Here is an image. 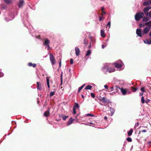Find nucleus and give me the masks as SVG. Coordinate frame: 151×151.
Masks as SVG:
<instances>
[{"label":"nucleus","instance_id":"nucleus-44","mask_svg":"<svg viewBox=\"0 0 151 151\" xmlns=\"http://www.w3.org/2000/svg\"><path fill=\"white\" fill-rule=\"evenodd\" d=\"M84 44L86 45L87 44V41L85 39H84Z\"/></svg>","mask_w":151,"mask_h":151},{"label":"nucleus","instance_id":"nucleus-20","mask_svg":"<svg viewBox=\"0 0 151 151\" xmlns=\"http://www.w3.org/2000/svg\"><path fill=\"white\" fill-rule=\"evenodd\" d=\"M115 70L114 68H109L108 69L107 71L109 72V73H111L113 72H114Z\"/></svg>","mask_w":151,"mask_h":151},{"label":"nucleus","instance_id":"nucleus-10","mask_svg":"<svg viewBox=\"0 0 151 151\" xmlns=\"http://www.w3.org/2000/svg\"><path fill=\"white\" fill-rule=\"evenodd\" d=\"M136 33L139 37H142L141 30V29H137L136 30Z\"/></svg>","mask_w":151,"mask_h":151},{"label":"nucleus","instance_id":"nucleus-36","mask_svg":"<svg viewBox=\"0 0 151 151\" xmlns=\"http://www.w3.org/2000/svg\"><path fill=\"white\" fill-rule=\"evenodd\" d=\"M6 4H9L10 3L11 0H4Z\"/></svg>","mask_w":151,"mask_h":151},{"label":"nucleus","instance_id":"nucleus-50","mask_svg":"<svg viewBox=\"0 0 151 151\" xmlns=\"http://www.w3.org/2000/svg\"><path fill=\"white\" fill-rule=\"evenodd\" d=\"M104 87L106 89H108V86L106 85H105L104 86Z\"/></svg>","mask_w":151,"mask_h":151},{"label":"nucleus","instance_id":"nucleus-46","mask_svg":"<svg viewBox=\"0 0 151 151\" xmlns=\"http://www.w3.org/2000/svg\"><path fill=\"white\" fill-rule=\"evenodd\" d=\"M70 63L71 64H72L73 63V60L71 58L70 60Z\"/></svg>","mask_w":151,"mask_h":151},{"label":"nucleus","instance_id":"nucleus-35","mask_svg":"<svg viewBox=\"0 0 151 151\" xmlns=\"http://www.w3.org/2000/svg\"><path fill=\"white\" fill-rule=\"evenodd\" d=\"M140 90L142 92H145V88L144 87H142L140 89Z\"/></svg>","mask_w":151,"mask_h":151},{"label":"nucleus","instance_id":"nucleus-55","mask_svg":"<svg viewBox=\"0 0 151 151\" xmlns=\"http://www.w3.org/2000/svg\"><path fill=\"white\" fill-rule=\"evenodd\" d=\"M149 101H150V100H149V99H148V100H146V101H145V102L147 104V103L149 102Z\"/></svg>","mask_w":151,"mask_h":151},{"label":"nucleus","instance_id":"nucleus-12","mask_svg":"<svg viewBox=\"0 0 151 151\" xmlns=\"http://www.w3.org/2000/svg\"><path fill=\"white\" fill-rule=\"evenodd\" d=\"M37 89L38 90H39L41 91L42 89V88L41 87V84L39 82H37Z\"/></svg>","mask_w":151,"mask_h":151},{"label":"nucleus","instance_id":"nucleus-39","mask_svg":"<svg viewBox=\"0 0 151 151\" xmlns=\"http://www.w3.org/2000/svg\"><path fill=\"white\" fill-rule=\"evenodd\" d=\"M116 93V92H110V94L111 95H114Z\"/></svg>","mask_w":151,"mask_h":151},{"label":"nucleus","instance_id":"nucleus-61","mask_svg":"<svg viewBox=\"0 0 151 151\" xmlns=\"http://www.w3.org/2000/svg\"><path fill=\"white\" fill-rule=\"evenodd\" d=\"M82 98H83V99L84 98V96L83 95H82Z\"/></svg>","mask_w":151,"mask_h":151},{"label":"nucleus","instance_id":"nucleus-41","mask_svg":"<svg viewBox=\"0 0 151 151\" xmlns=\"http://www.w3.org/2000/svg\"><path fill=\"white\" fill-rule=\"evenodd\" d=\"M110 91H109V92H111V91H113L114 90V87H110Z\"/></svg>","mask_w":151,"mask_h":151},{"label":"nucleus","instance_id":"nucleus-62","mask_svg":"<svg viewBox=\"0 0 151 151\" xmlns=\"http://www.w3.org/2000/svg\"><path fill=\"white\" fill-rule=\"evenodd\" d=\"M61 84L62 83V77H61Z\"/></svg>","mask_w":151,"mask_h":151},{"label":"nucleus","instance_id":"nucleus-60","mask_svg":"<svg viewBox=\"0 0 151 151\" xmlns=\"http://www.w3.org/2000/svg\"><path fill=\"white\" fill-rule=\"evenodd\" d=\"M105 46L104 45H102V47L103 49H104V48Z\"/></svg>","mask_w":151,"mask_h":151},{"label":"nucleus","instance_id":"nucleus-24","mask_svg":"<svg viewBox=\"0 0 151 151\" xmlns=\"http://www.w3.org/2000/svg\"><path fill=\"white\" fill-rule=\"evenodd\" d=\"M145 43L147 44H151V42H150V40H148L147 39L144 41Z\"/></svg>","mask_w":151,"mask_h":151},{"label":"nucleus","instance_id":"nucleus-28","mask_svg":"<svg viewBox=\"0 0 151 151\" xmlns=\"http://www.w3.org/2000/svg\"><path fill=\"white\" fill-rule=\"evenodd\" d=\"M68 117V116H66L64 115H62V117L64 120H65Z\"/></svg>","mask_w":151,"mask_h":151},{"label":"nucleus","instance_id":"nucleus-22","mask_svg":"<svg viewBox=\"0 0 151 151\" xmlns=\"http://www.w3.org/2000/svg\"><path fill=\"white\" fill-rule=\"evenodd\" d=\"M133 132V130L132 129H130V130L128 132V135L129 136H130L132 135V133Z\"/></svg>","mask_w":151,"mask_h":151},{"label":"nucleus","instance_id":"nucleus-23","mask_svg":"<svg viewBox=\"0 0 151 151\" xmlns=\"http://www.w3.org/2000/svg\"><path fill=\"white\" fill-rule=\"evenodd\" d=\"M47 84V86L48 88H49L50 87V83H49V78L48 77H47L46 78Z\"/></svg>","mask_w":151,"mask_h":151},{"label":"nucleus","instance_id":"nucleus-64","mask_svg":"<svg viewBox=\"0 0 151 151\" xmlns=\"http://www.w3.org/2000/svg\"><path fill=\"white\" fill-rule=\"evenodd\" d=\"M90 46H91V45H90L89 46V47H88V48H90Z\"/></svg>","mask_w":151,"mask_h":151},{"label":"nucleus","instance_id":"nucleus-1","mask_svg":"<svg viewBox=\"0 0 151 151\" xmlns=\"http://www.w3.org/2000/svg\"><path fill=\"white\" fill-rule=\"evenodd\" d=\"M144 16V14L142 12H138L136 14L135 16V19L136 21H138L140 19L142 18Z\"/></svg>","mask_w":151,"mask_h":151},{"label":"nucleus","instance_id":"nucleus-37","mask_svg":"<svg viewBox=\"0 0 151 151\" xmlns=\"http://www.w3.org/2000/svg\"><path fill=\"white\" fill-rule=\"evenodd\" d=\"M91 96L93 98H94L95 97V95L93 93H91Z\"/></svg>","mask_w":151,"mask_h":151},{"label":"nucleus","instance_id":"nucleus-27","mask_svg":"<svg viewBox=\"0 0 151 151\" xmlns=\"http://www.w3.org/2000/svg\"><path fill=\"white\" fill-rule=\"evenodd\" d=\"M55 89H54V91H51L50 93V96L51 97L55 94Z\"/></svg>","mask_w":151,"mask_h":151},{"label":"nucleus","instance_id":"nucleus-54","mask_svg":"<svg viewBox=\"0 0 151 151\" xmlns=\"http://www.w3.org/2000/svg\"><path fill=\"white\" fill-rule=\"evenodd\" d=\"M46 46L48 47V49H48V50H49V49H50V45H47Z\"/></svg>","mask_w":151,"mask_h":151},{"label":"nucleus","instance_id":"nucleus-48","mask_svg":"<svg viewBox=\"0 0 151 151\" xmlns=\"http://www.w3.org/2000/svg\"><path fill=\"white\" fill-rule=\"evenodd\" d=\"M149 16L150 17L151 19V11L149 12Z\"/></svg>","mask_w":151,"mask_h":151},{"label":"nucleus","instance_id":"nucleus-17","mask_svg":"<svg viewBox=\"0 0 151 151\" xmlns=\"http://www.w3.org/2000/svg\"><path fill=\"white\" fill-rule=\"evenodd\" d=\"M145 26H147V27L150 28H151V21L145 23Z\"/></svg>","mask_w":151,"mask_h":151},{"label":"nucleus","instance_id":"nucleus-29","mask_svg":"<svg viewBox=\"0 0 151 151\" xmlns=\"http://www.w3.org/2000/svg\"><path fill=\"white\" fill-rule=\"evenodd\" d=\"M91 51L90 50H88L86 52V56H88L90 55L91 54Z\"/></svg>","mask_w":151,"mask_h":151},{"label":"nucleus","instance_id":"nucleus-31","mask_svg":"<svg viewBox=\"0 0 151 151\" xmlns=\"http://www.w3.org/2000/svg\"><path fill=\"white\" fill-rule=\"evenodd\" d=\"M85 85V84H84L83 85H82L81 86L78 88V92H79L82 89V88Z\"/></svg>","mask_w":151,"mask_h":151},{"label":"nucleus","instance_id":"nucleus-53","mask_svg":"<svg viewBox=\"0 0 151 151\" xmlns=\"http://www.w3.org/2000/svg\"><path fill=\"white\" fill-rule=\"evenodd\" d=\"M143 95V93L142 92V93H139V95L140 96H141Z\"/></svg>","mask_w":151,"mask_h":151},{"label":"nucleus","instance_id":"nucleus-16","mask_svg":"<svg viewBox=\"0 0 151 151\" xmlns=\"http://www.w3.org/2000/svg\"><path fill=\"white\" fill-rule=\"evenodd\" d=\"M109 110H110V111L111 112V114H110V115L111 116H112L114 114V112H115V110L113 108L111 107L110 108Z\"/></svg>","mask_w":151,"mask_h":151},{"label":"nucleus","instance_id":"nucleus-5","mask_svg":"<svg viewBox=\"0 0 151 151\" xmlns=\"http://www.w3.org/2000/svg\"><path fill=\"white\" fill-rule=\"evenodd\" d=\"M144 6L151 5V0H149L145 1L143 3Z\"/></svg>","mask_w":151,"mask_h":151},{"label":"nucleus","instance_id":"nucleus-25","mask_svg":"<svg viewBox=\"0 0 151 151\" xmlns=\"http://www.w3.org/2000/svg\"><path fill=\"white\" fill-rule=\"evenodd\" d=\"M92 86H91L90 85H88L85 87V89H86V90H87V89L90 90V89H91V88H92Z\"/></svg>","mask_w":151,"mask_h":151},{"label":"nucleus","instance_id":"nucleus-45","mask_svg":"<svg viewBox=\"0 0 151 151\" xmlns=\"http://www.w3.org/2000/svg\"><path fill=\"white\" fill-rule=\"evenodd\" d=\"M145 26V24H141L139 25V27H144Z\"/></svg>","mask_w":151,"mask_h":151},{"label":"nucleus","instance_id":"nucleus-49","mask_svg":"<svg viewBox=\"0 0 151 151\" xmlns=\"http://www.w3.org/2000/svg\"><path fill=\"white\" fill-rule=\"evenodd\" d=\"M145 13L146 14L147 16L148 15H149V12H148Z\"/></svg>","mask_w":151,"mask_h":151},{"label":"nucleus","instance_id":"nucleus-4","mask_svg":"<svg viewBox=\"0 0 151 151\" xmlns=\"http://www.w3.org/2000/svg\"><path fill=\"white\" fill-rule=\"evenodd\" d=\"M150 30V28H149V27H146L143 30L142 32L144 34H146L149 32Z\"/></svg>","mask_w":151,"mask_h":151},{"label":"nucleus","instance_id":"nucleus-38","mask_svg":"<svg viewBox=\"0 0 151 151\" xmlns=\"http://www.w3.org/2000/svg\"><path fill=\"white\" fill-rule=\"evenodd\" d=\"M99 20L100 21H101L104 20V17H99Z\"/></svg>","mask_w":151,"mask_h":151},{"label":"nucleus","instance_id":"nucleus-42","mask_svg":"<svg viewBox=\"0 0 151 151\" xmlns=\"http://www.w3.org/2000/svg\"><path fill=\"white\" fill-rule=\"evenodd\" d=\"M87 116H94V115L90 114H86Z\"/></svg>","mask_w":151,"mask_h":151},{"label":"nucleus","instance_id":"nucleus-47","mask_svg":"<svg viewBox=\"0 0 151 151\" xmlns=\"http://www.w3.org/2000/svg\"><path fill=\"white\" fill-rule=\"evenodd\" d=\"M73 113L74 114L76 113V110L74 109H73Z\"/></svg>","mask_w":151,"mask_h":151},{"label":"nucleus","instance_id":"nucleus-3","mask_svg":"<svg viewBox=\"0 0 151 151\" xmlns=\"http://www.w3.org/2000/svg\"><path fill=\"white\" fill-rule=\"evenodd\" d=\"M50 59L52 65H54L55 63V61L54 56L52 54H50Z\"/></svg>","mask_w":151,"mask_h":151},{"label":"nucleus","instance_id":"nucleus-15","mask_svg":"<svg viewBox=\"0 0 151 151\" xmlns=\"http://www.w3.org/2000/svg\"><path fill=\"white\" fill-rule=\"evenodd\" d=\"M101 35L103 37H106L105 34L104 30L103 29H101Z\"/></svg>","mask_w":151,"mask_h":151},{"label":"nucleus","instance_id":"nucleus-56","mask_svg":"<svg viewBox=\"0 0 151 151\" xmlns=\"http://www.w3.org/2000/svg\"><path fill=\"white\" fill-rule=\"evenodd\" d=\"M147 143L150 145H151V141H150L148 142Z\"/></svg>","mask_w":151,"mask_h":151},{"label":"nucleus","instance_id":"nucleus-18","mask_svg":"<svg viewBox=\"0 0 151 151\" xmlns=\"http://www.w3.org/2000/svg\"><path fill=\"white\" fill-rule=\"evenodd\" d=\"M28 65L29 67H32L35 68L36 66V64L35 63L33 64L32 63H28Z\"/></svg>","mask_w":151,"mask_h":151},{"label":"nucleus","instance_id":"nucleus-32","mask_svg":"<svg viewBox=\"0 0 151 151\" xmlns=\"http://www.w3.org/2000/svg\"><path fill=\"white\" fill-rule=\"evenodd\" d=\"M129 142H131L132 141V139L129 137H127L126 139Z\"/></svg>","mask_w":151,"mask_h":151},{"label":"nucleus","instance_id":"nucleus-26","mask_svg":"<svg viewBox=\"0 0 151 151\" xmlns=\"http://www.w3.org/2000/svg\"><path fill=\"white\" fill-rule=\"evenodd\" d=\"M79 107V106L78 104H77V103H76L75 104L74 106L73 107V109H75L76 108L78 109Z\"/></svg>","mask_w":151,"mask_h":151},{"label":"nucleus","instance_id":"nucleus-57","mask_svg":"<svg viewBox=\"0 0 151 151\" xmlns=\"http://www.w3.org/2000/svg\"><path fill=\"white\" fill-rule=\"evenodd\" d=\"M104 119L106 121H107V118L106 116H104Z\"/></svg>","mask_w":151,"mask_h":151},{"label":"nucleus","instance_id":"nucleus-43","mask_svg":"<svg viewBox=\"0 0 151 151\" xmlns=\"http://www.w3.org/2000/svg\"><path fill=\"white\" fill-rule=\"evenodd\" d=\"M110 25H111V22L110 21L109 22H108V23L107 24V27L108 26H109V28H110Z\"/></svg>","mask_w":151,"mask_h":151},{"label":"nucleus","instance_id":"nucleus-59","mask_svg":"<svg viewBox=\"0 0 151 151\" xmlns=\"http://www.w3.org/2000/svg\"><path fill=\"white\" fill-rule=\"evenodd\" d=\"M61 61H60V62H59V66L60 67V66H61Z\"/></svg>","mask_w":151,"mask_h":151},{"label":"nucleus","instance_id":"nucleus-6","mask_svg":"<svg viewBox=\"0 0 151 151\" xmlns=\"http://www.w3.org/2000/svg\"><path fill=\"white\" fill-rule=\"evenodd\" d=\"M24 1L23 0H20L19 1L18 6L19 8H22L24 5Z\"/></svg>","mask_w":151,"mask_h":151},{"label":"nucleus","instance_id":"nucleus-13","mask_svg":"<svg viewBox=\"0 0 151 151\" xmlns=\"http://www.w3.org/2000/svg\"><path fill=\"white\" fill-rule=\"evenodd\" d=\"M150 9H151V6H147L144 9L143 12L144 13L148 12Z\"/></svg>","mask_w":151,"mask_h":151},{"label":"nucleus","instance_id":"nucleus-11","mask_svg":"<svg viewBox=\"0 0 151 151\" xmlns=\"http://www.w3.org/2000/svg\"><path fill=\"white\" fill-rule=\"evenodd\" d=\"M114 65L116 68H120L122 67V64H119L117 63H114Z\"/></svg>","mask_w":151,"mask_h":151},{"label":"nucleus","instance_id":"nucleus-63","mask_svg":"<svg viewBox=\"0 0 151 151\" xmlns=\"http://www.w3.org/2000/svg\"><path fill=\"white\" fill-rule=\"evenodd\" d=\"M100 104L101 105H102V106H103V104H102L100 103Z\"/></svg>","mask_w":151,"mask_h":151},{"label":"nucleus","instance_id":"nucleus-9","mask_svg":"<svg viewBox=\"0 0 151 151\" xmlns=\"http://www.w3.org/2000/svg\"><path fill=\"white\" fill-rule=\"evenodd\" d=\"M45 40V42L44 43V45L45 46H47L48 45H49L50 43V40L47 38H45L44 39Z\"/></svg>","mask_w":151,"mask_h":151},{"label":"nucleus","instance_id":"nucleus-51","mask_svg":"<svg viewBox=\"0 0 151 151\" xmlns=\"http://www.w3.org/2000/svg\"><path fill=\"white\" fill-rule=\"evenodd\" d=\"M101 13L102 15H103L104 14H105L106 13V12L104 11H103L101 12Z\"/></svg>","mask_w":151,"mask_h":151},{"label":"nucleus","instance_id":"nucleus-8","mask_svg":"<svg viewBox=\"0 0 151 151\" xmlns=\"http://www.w3.org/2000/svg\"><path fill=\"white\" fill-rule=\"evenodd\" d=\"M121 92L123 95H125L126 94L127 91L126 89L121 88L120 89Z\"/></svg>","mask_w":151,"mask_h":151},{"label":"nucleus","instance_id":"nucleus-21","mask_svg":"<svg viewBox=\"0 0 151 151\" xmlns=\"http://www.w3.org/2000/svg\"><path fill=\"white\" fill-rule=\"evenodd\" d=\"M74 121V119H72L71 118H70L69 121H68V125H69L71 124L73 122V121Z\"/></svg>","mask_w":151,"mask_h":151},{"label":"nucleus","instance_id":"nucleus-58","mask_svg":"<svg viewBox=\"0 0 151 151\" xmlns=\"http://www.w3.org/2000/svg\"><path fill=\"white\" fill-rule=\"evenodd\" d=\"M37 38H38L39 39H41V36H40V35L38 36H37Z\"/></svg>","mask_w":151,"mask_h":151},{"label":"nucleus","instance_id":"nucleus-33","mask_svg":"<svg viewBox=\"0 0 151 151\" xmlns=\"http://www.w3.org/2000/svg\"><path fill=\"white\" fill-rule=\"evenodd\" d=\"M115 90H116V92L118 91V89H120L121 88L119 87H117V86H115Z\"/></svg>","mask_w":151,"mask_h":151},{"label":"nucleus","instance_id":"nucleus-7","mask_svg":"<svg viewBox=\"0 0 151 151\" xmlns=\"http://www.w3.org/2000/svg\"><path fill=\"white\" fill-rule=\"evenodd\" d=\"M75 51L76 55L77 56H78L80 54V51L79 48L78 47H75Z\"/></svg>","mask_w":151,"mask_h":151},{"label":"nucleus","instance_id":"nucleus-30","mask_svg":"<svg viewBox=\"0 0 151 151\" xmlns=\"http://www.w3.org/2000/svg\"><path fill=\"white\" fill-rule=\"evenodd\" d=\"M141 101L142 104H144L145 103V100L143 96L141 97Z\"/></svg>","mask_w":151,"mask_h":151},{"label":"nucleus","instance_id":"nucleus-34","mask_svg":"<svg viewBox=\"0 0 151 151\" xmlns=\"http://www.w3.org/2000/svg\"><path fill=\"white\" fill-rule=\"evenodd\" d=\"M147 132V131L145 130H143L142 131H139V133L138 134H140L141 133H142V132Z\"/></svg>","mask_w":151,"mask_h":151},{"label":"nucleus","instance_id":"nucleus-14","mask_svg":"<svg viewBox=\"0 0 151 151\" xmlns=\"http://www.w3.org/2000/svg\"><path fill=\"white\" fill-rule=\"evenodd\" d=\"M50 115V112L49 110L45 111L44 114V116L46 117L49 116Z\"/></svg>","mask_w":151,"mask_h":151},{"label":"nucleus","instance_id":"nucleus-2","mask_svg":"<svg viewBox=\"0 0 151 151\" xmlns=\"http://www.w3.org/2000/svg\"><path fill=\"white\" fill-rule=\"evenodd\" d=\"M100 101H102L103 103H104L109 104L110 103V101L109 99H108L105 97H101L99 99Z\"/></svg>","mask_w":151,"mask_h":151},{"label":"nucleus","instance_id":"nucleus-19","mask_svg":"<svg viewBox=\"0 0 151 151\" xmlns=\"http://www.w3.org/2000/svg\"><path fill=\"white\" fill-rule=\"evenodd\" d=\"M150 20V19L149 17H145L143 18L142 21L143 22H146Z\"/></svg>","mask_w":151,"mask_h":151},{"label":"nucleus","instance_id":"nucleus-40","mask_svg":"<svg viewBox=\"0 0 151 151\" xmlns=\"http://www.w3.org/2000/svg\"><path fill=\"white\" fill-rule=\"evenodd\" d=\"M132 90H133L134 92L136 91L137 90V88H134L133 87H132Z\"/></svg>","mask_w":151,"mask_h":151},{"label":"nucleus","instance_id":"nucleus-52","mask_svg":"<svg viewBox=\"0 0 151 151\" xmlns=\"http://www.w3.org/2000/svg\"><path fill=\"white\" fill-rule=\"evenodd\" d=\"M104 7H101V11H104Z\"/></svg>","mask_w":151,"mask_h":151}]
</instances>
